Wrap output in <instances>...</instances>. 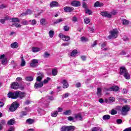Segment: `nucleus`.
<instances>
[{"label": "nucleus", "mask_w": 131, "mask_h": 131, "mask_svg": "<svg viewBox=\"0 0 131 131\" xmlns=\"http://www.w3.org/2000/svg\"><path fill=\"white\" fill-rule=\"evenodd\" d=\"M120 75H123L126 79H130V75L125 67H121L120 68Z\"/></svg>", "instance_id": "1"}, {"label": "nucleus", "mask_w": 131, "mask_h": 131, "mask_svg": "<svg viewBox=\"0 0 131 131\" xmlns=\"http://www.w3.org/2000/svg\"><path fill=\"white\" fill-rule=\"evenodd\" d=\"M7 96L11 99H17L19 97V93L18 91L15 92H9Z\"/></svg>", "instance_id": "2"}, {"label": "nucleus", "mask_w": 131, "mask_h": 131, "mask_svg": "<svg viewBox=\"0 0 131 131\" xmlns=\"http://www.w3.org/2000/svg\"><path fill=\"white\" fill-rule=\"evenodd\" d=\"M110 32L111 35L108 36V38L110 39H111L112 37L113 38H116V37H117V35H118V31L117 30V29H114Z\"/></svg>", "instance_id": "3"}, {"label": "nucleus", "mask_w": 131, "mask_h": 131, "mask_svg": "<svg viewBox=\"0 0 131 131\" xmlns=\"http://www.w3.org/2000/svg\"><path fill=\"white\" fill-rule=\"evenodd\" d=\"M75 129L74 126H64L61 127L60 131H73Z\"/></svg>", "instance_id": "4"}, {"label": "nucleus", "mask_w": 131, "mask_h": 131, "mask_svg": "<svg viewBox=\"0 0 131 131\" xmlns=\"http://www.w3.org/2000/svg\"><path fill=\"white\" fill-rule=\"evenodd\" d=\"M18 107H19V103L14 102L13 103H12L11 106L9 108V110L11 112H14V111H16V110H17Z\"/></svg>", "instance_id": "5"}, {"label": "nucleus", "mask_w": 131, "mask_h": 131, "mask_svg": "<svg viewBox=\"0 0 131 131\" xmlns=\"http://www.w3.org/2000/svg\"><path fill=\"white\" fill-rule=\"evenodd\" d=\"M130 108L129 107V105H126L122 107L121 113L122 115H125L128 111H129Z\"/></svg>", "instance_id": "6"}, {"label": "nucleus", "mask_w": 131, "mask_h": 131, "mask_svg": "<svg viewBox=\"0 0 131 131\" xmlns=\"http://www.w3.org/2000/svg\"><path fill=\"white\" fill-rule=\"evenodd\" d=\"M30 66L32 68L37 67V66H38V60L35 59H32L30 63Z\"/></svg>", "instance_id": "7"}, {"label": "nucleus", "mask_w": 131, "mask_h": 131, "mask_svg": "<svg viewBox=\"0 0 131 131\" xmlns=\"http://www.w3.org/2000/svg\"><path fill=\"white\" fill-rule=\"evenodd\" d=\"M0 60H2L3 65H6L8 63V59L5 54H3L0 56Z\"/></svg>", "instance_id": "8"}, {"label": "nucleus", "mask_w": 131, "mask_h": 131, "mask_svg": "<svg viewBox=\"0 0 131 131\" xmlns=\"http://www.w3.org/2000/svg\"><path fill=\"white\" fill-rule=\"evenodd\" d=\"M119 90V88L117 86H113L112 87L109 88V89H106L104 88V91H107V92L108 91H113V92H117Z\"/></svg>", "instance_id": "9"}, {"label": "nucleus", "mask_w": 131, "mask_h": 131, "mask_svg": "<svg viewBox=\"0 0 131 131\" xmlns=\"http://www.w3.org/2000/svg\"><path fill=\"white\" fill-rule=\"evenodd\" d=\"M59 37L62 38V40L64 41H68V40H70V37L66 35H64L62 34H59Z\"/></svg>", "instance_id": "10"}, {"label": "nucleus", "mask_w": 131, "mask_h": 131, "mask_svg": "<svg viewBox=\"0 0 131 131\" xmlns=\"http://www.w3.org/2000/svg\"><path fill=\"white\" fill-rule=\"evenodd\" d=\"M19 86H20V85L19 84V83L17 82H13L11 85V89H13V90H18Z\"/></svg>", "instance_id": "11"}, {"label": "nucleus", "mask_w": 131, "mask_h": 131, "mask_svg": "<svg viewBox=\"0 0 131 131\" xmlns=\"http://www.w3.org/2000/svg\"><path fill=\"white\" fill-rule=\"evenodd\" d=\"M101 15L103 17H106V18H111V17H112V14L109 13L107 11L102 12L101 13Z\"/></svg>", "instance_id": "12"}, {"label": "nucleus", "mask_w": 131, "mask_h": 131, "mask_svg": "<svg viewBox=\"0 0 131 131\" xmlns=\"http://www.w3.org/2000/svg\"><path fill=\"white\" fill-rule=\"evenodd\" d=\"M63 10L66 13H70V12H72L74 9L73 7H64Z\"/></svg>", "instance_id": "13"}, {"label": "nucleus", "mask_w": 131, "mask_h": 131, "mask_svg": "<svg viewBox=\"0 0 131 131\" xmlns=\"http://www.w3.org/2000/svg\"><path fill=\"white\" fill-rule=\"evenodd\" d=\"M43 86V82H36L34 84L35 89H40V88H42Z\"/></svg>", "instance_id": "14"}, {"label": "nucleus", "mask_w": 131, "mask_h": 131, "mask_svg": "<svg viewBox=\"0 0 131 131\" xmlns=\"http://www.w3.org/2000/svg\"><path fill=\"white\" fill-rule=\"evenodd\" d=\"M71 5L73 7H79L80 6V2L77 1H74L71 2Z\"/></svg>", "instance_id": "15"}, {"label": "nucleus", "mask_w": 131, "mask_h": 131, "mask_svg": "<svg viewBox=\"0 0 131 131\" xmlns=\"http://www.w3.org/2000/svg\"><path fill=\"white\" fill-rule=\"evenodd\" d=\"M59 6V3L56 1H53L50 3V7L51 8H54L55 7H58Z\"/></svg>", "instance_id": "16"}, {"label": "nucleus", "mask_w": 131, "mask_h": 131, "mask_svg": "<svg viewBox=\"0 0 131 131\" xmlns=\"http://www.w3.org/2000/svg\"><path fill=\"white\" fill-rule=\"evenodd\" d=\"M75 118L77 119V120H82V116H81V113L75 114Z\"/></svg>", "instance_id": "17"}, {"label": "nucleus", "mask_w": 131, "mask_h": 131, "mask_svg": "<svg viewBox=\"0 0 131 131\" xmlns=\"http://www.w3.org/2000/svg\"><path fill=\"white\" fill-rule=\"evenodd\" d=\"M62 83H63L62 88L63 89H67V88L69 86V84H68V83L67 82V80H63Z\"/></svg>", "instance_id": "18"}, {"label": "nucleus", "mask_w": 131, "mask_h": 131, "mask_svg": "<svg viewBox=\"0 0 131 131\" xmlns=\"http://www.w3.org/2000/svg\"><path fill=\"white\" fill-rule=\"evenodd\" d=\"M104 6V4L102 3H100L99 1H97L95 4H94V7L95 8H97V7H103Z\"/></svg>", "instance_id": "19"}, {"label": "nucleus", "mask_w": 131, "mask_h": 131, "mask_svg": "<svg viewBox=\"0 0 131 131\" xmlns=\"http://www.w3.org/2000/svg\"><path fill=\"white\" fill-rule=\"evenodd\" d=\"M6 120H2L0 121V129L2 130L3 129V127L4 125H6Z\"/></svg>", "instance_id": "20"}, {"label": "nucleus", "mask_w": 131, "mask_h": 131, "mask_svg": "<svg viewBox=\"0 0 131 131\" xmlns=\"http://www.w3.org/2000/svg\"><path fill=\"white\" fill-rule=\"evenodd\" d=\"M32 52H33V53H36L37 52L41 51V49L38 47H32Z\"/></svg>", "instance_id": "21"}, {"label": "nucleus", "mask_w": 131, "mask_h": 131, "mask_svg": "<svg viewBox=\"0 0 131 131\" xmlns=\"http://www.w3.org/2000/svg\"><path fill=\"white\" fill-rule=\"evenodd\" d=\"M31 14H32V11L29 9L26 12L23 13L21 15L23 16H26L27 15H31Z\"/></svg>", "instance_id": "22"}, {"label": "nucleus", "mask_w": 131, "mask_h": 131, "mask_svg": "<svg viewBox=\"0 0 131 131\" xmlns=\"http://www.w3.org/2000/svg\"><path fill=\"white\" fill-rule=\"evenodd\" d=\"M9 19H10V18H9V16H7L4 17V19H0V22L2 24H5V22L7 21V20H9Z\"/></svg>", "instance_id": "23"}, {"label": "nucleus", "mask_w": 131, "mask_h": 131, "mask_svg": "<svg viewBox=\"0 0 131 131\" xmlns=\"http://www.w3.org/2000/svg\"><path fill=\"white\" fill-rule=\"evenodd\" d=\"M18 97H19L20 99H23V98L25 97V94H24V93L21 92V91H18Z\"/></svg>", "instance_id": "24"}, {"label": "nucleus", "mask_w": 131, "mask_h": 131, "mask_svg": "<svg viewBox=\"0 0 131 131\" xmlns=\"http://www.w3.org/2000/svg\"><path fill=\"white\" fill-rule=\"evenodd\" d=\"M11 47L12 49H17L18 48V43L14 42L11 45Z\"/></svg>", "instance_id": "25"}, {"label": "nucleus", "mask_w": 131, "mask_h": 131, "mask_svg": "<svg viewBox=\"0 0 131 131\" xmlns=\"http://www.w3.org/2000/svg\"><path fill=\"white\" fill-rule=\"evenodd\" d=\"M12 22L13 23H20V19L18 18H12L11 19Z\"/></svg>", "instance_id": "26"}, {"label": "nucleus", "mask_w": 131, "mask_h": 131, "mask_svg": "<svg viewBox=\"0 0 131 131\" xmlns=\"http://www.w3.org/2000/svg\"><path fill=\"white\" fill-rule=\"evenodd\" d=\"M77 55V50H74L71 53V57H75V56Z\"/></svg>", "instance_id": "27"}, {"label": "nucleus", "mask_w": 131, "mask_h": 131, "mask_svg": "<svg viewBox=\"0 0 131 131\" xmlns=\"http://www.w3.org/2000/svg\"><path fill=\"white\" fill-rule=\"evenodd\" d=\"M110 115H105L103 116L102 119H103V120H109V119H110Z\"/></svg>", "instance_id": "28"}, {"label": "nucleus", "mask_w": 131, "mask_h": 131, "mask_svg": "<svg viewBox=\"0 0 131 131\" xmlns=\"http://www.w3.org/2000/svg\"><path fill=\"white\" fill-rule=\"evenodd\" d=\"M63 21H64V19L63 18L58 19L54 22V24H58L59 23H61V22H63Z\"/></svg>", "instance_id": "29"}, {"label": "nucleus", "mask_w": 131, "mask_h": 131, "mask_svg": "<svg viewBox=\"0 0 131 131\" xmlns=\"http://www.w3.org/2000/svg\"><path fill=\"white\" fill-rule=\"evenodd\" d=\"M26 64V62L25 61V60H24V58L23 57V56L21 57V66L22 67L25 66Z\"/></svg>", "instance_id": "30"}, {"label": "nucleus", "mask_w": 131, "mask_h": 131, "mask_svg": "<svg viewBox=\"0 0 131 131\" xmlns=\"http://www.w3.org/2000/svg\"><path fill=\"white\" fill-rule=\"evenodd\" d=\"M26 122L27 123H28L29 124H32V123H33V122H34V120H33V119H28L26 120Z\"/></svg>", "instance_id": "31"}, {"label": "nucleus", "mask_w": 131, "mask_h": 131, "mask_svg": "<svg viewBox=\"0 0 131 131\" xmlns=\"http://www.w3.org/2000/svg\"><path fill=\"white\" fill-rule=\"evenodd\" d=\"M57 74H58V70H57V69L52 70V75H53V76H56Z\"/></svg>", "instance_id": "32"}, {"label": "nucleus", "mask_w": 131, "mask_h": 131, "mask_svg": "<svg viewBox=\"0 0 131 131\" xmlns=\"http://www.w3.org/2000/svg\"><path fill=\"white\" fill-rule=\"evenodd\" d=\"M8 124H9V125H13L15 124V120L10 119L9 121H8Z\"/></svg>", "instance_id": "33"}, {"label": "nucleus", "mask_w": 131, "mask_h": 131, "mask_svg": "<svg viewBox=\"0 0 131 131\" xmlns=\"http://www.w3.org/2000/svg\"><path fill=\"white\" fill-rule=\"evenodd\" d=\"M51 56V54L49 53L48 52H45L43 55V58H49Z\"/></svg>", "instance_id": "34"}, {"label": "nucleus", "mask_w": 131, "mask_h": 131, "mask_svg": "<svg viewBox=\"0 0 131 131\" xmlns=\"http://www.w3.org/2000/svg\"><path fill=\"white\" fill-rule=\"evenodd\" d=\"M122 23L123 25H128V24H129V22L126 19H123L122 21Z\"/></svg>", "instance_id": "35"}, {"label": "nucleus", "mask_w": 131, "mask_h": 131, "mask_svg": "<svg viewBox=\"0 0 131 131\" xmlns=\"http://www.w3.org/2000/svg\"><path fill=\"white\" fill-rule=\"evenodd\" d=\"M57 115H58V111H55L51 113V116H52V117H57Z\"/></svg>", "instance_id": "36"}, {"label": "nucleus", "mask_w": 131, "mask_h": 131, "mask_svg": "<svg viewBox=\"0 0 131 131\" xmlns=\"http://www.w3.org/2000/svg\"><path fill=\"white\" fill-rule=\"evenodd\" d=\"M101 95H102V89L98 88L97 89V95L100 97L101 96Z\"/></svg>", "instance_id": "37"}, {"label": "nucleus", "mask_w": 131, "mask_h": 131, "mask_svg": "<svg viewBox=\"0 0 131 131\" xmlns=\"http://www.w3.org/2000/svg\"><path fill=\"white\" fill-rule=\"evenodd\" d=\"M25 79H26V81H32L33 80V77H26Z\"/></svg>", "instance_id": "38"}, {"label": "nucleus", "mask_w": 131, "mask_h": 131, "mask_svg": "<svg viewBox=\"0 0 131 131\" xmlns=\"http://www.w3.org/2000/svg\"><path fill=\"white\" fill-rule=\"evenodd\" d=\"M64 115H71V110H67L66 112H63Z\"/></svg>", "instance_id": "39"}, {"label": "nucleus", "mask_w": 131, "mask_h": 131, "mask_svg": "<svg viewBox=\"0 0 131 131\" xmlns=\"http://www.w3.org/2000/svg\"><path fill=\"white\" fill-rule=\"evenodd\" d=\"M29 22H31V25H33V26L35 25L37 23L36 20H35V19H33L32 20H29Z\"/></svg>", "instance_id": "40"}, {"label": "nucleus", "mask_w": 131, "mask_h": 131, "mask_svg": "<svg viewBox=\"0 0 131 131\" xmlns=\"http://www.w3.org/2000/svg\"><path fill=\"white\" fill-rule=\"evenodd\" d=\"M81 41L85 42V41H89V39L88 38H86L85 37H81L80 38Z\"/></svg>", "instance_id": "41"}, {"label": "nucleus", "mask_w": 131, "mask_h": 131, "mask_svg": "<svg viewBox=\"0 0 131 131\" xmlns=\"http://www.w3.org/2000/svg\"><path fill=\"white\" fill-rule=\"evenodd\" d=\"M49 36L50 37H54V31H50L49 32Z\"/></svg>", "instance_id": "42"}, {"label": "nucleus", "mask_w": 131, "mask_h": 131, "mask_svg": "<svg viewBox=\"0 0 131 131\" xmlns=\"http://www.w3.org/2000/svg\"><path fill=\"white\" fill-rule=\"evenodd\" d=\"M50 80H51V78L47 77V79H45L42 82L44 84H46V83H48V82H49Z\"/></svg>", "instance_id": "43"}, {"label": "nucleus", "mask_w": 131, "mask_h": 131, "mask_svg": "<svg viewBox=\"0 0 131 131\" xmlns=\"http://www.w3.org/2000/svg\"><path fill=\"white\" fill-rule=\"evenodd\" d=\"M42 79V76H39L36 78V81L40 82Z\"/></svg>", "instance_id": "44"}, {"label": "nucleus", "mask_w": 131, "mask_h": 131, "mask_svg": "<svg viewBox=\"0 0 131 131\" xmlns=\"http://www.w3.org/2000/svg\"><path fill=\"white\" fill-rule=\"evenodd\" d=\"M85 12L86 14H89V15H92V11L89 9H86Z\"/></svg>", "instance_id": "45"}, {"label": "nucleus", "mask_w": 131, "mask_h": 131, "mask_svg": "<svg viewBox=\"0 0 131 131\" xmlns=\"http://www.w3.org/2000/svg\"><path fill=\"white\" fill-rule=\"evenodd\" d=\"M40 22L41 25H45L46 23V19L45 18L41 19V20H40Z\"/></svg>", "instance_id": "46"}, {"label": "nucleus", "mask_w": 131, "mask_h": 131, "mask_svg": "<svg viewBox=\"0 0 131 131\" xmlns=\"http://www.w3.org/2000/svg\"><path fill=\"white\" fill-rule=\"evenodd\" d=\"M26 115H27V112L23 111L21 112L20 114V117H23V116H25Z\"/></svg>", "instance_id": "47"}, {"label": "nucleus", "mask_w": 131, "mask_h": 131, "mask_svg": "<svg viewBox=\"0 0 131 131\" xmlns=\"http://www.w3.org/2000/svg\"><path fill=\"white\" fill-rule=\"evenodd\" d=\"M69 29H70V28L68 27V26H64L63 27V30L64 31H69Z\"/></svg>", "instance_id": "48"}, {"label": "nucleus", "mask_w": 131, "mask_h": 131, "mask_svg": "<svg viewBox=\"0 0 131 131\" xmlns=\"http://www.w3.org/2000/svg\"><path fill=\"white\" fill-rule=\"evenodd\" d=\"M90 22H91V19H90V18H86L84 19V23H85V24H89Z\"/></svg>", "instance_id": "49"}, {"label": "nucleus", "mask_w": 131, "mask_h": 131, "mask_svg": "<svg viewBox=\"0 0 131 131\" xmlns=\"http://www.w3.org/2000/svg\"><path fill=\"white\" fill-rule=\"evenodd\" d=\"M88 29H89L91 32H94V31H95V29H96V28H95V27H93L92 28L89 27Z\"/></svg>", "instance_id": "50"}, {"label": "nucleus", "mask_w": 131, "mask_h": 131, "mask_svg": "<svg viewBox=\"0 0 131 131\" xmlns=\"http://www.w3.org/2000/svg\"><path fill=\"white\" fill-rule=\"evenodd\" d=\"M21 24H23V25H28V21L26 20H23L21 22Z\"/></svg>", "instance_id": "51"}, {"label": "nucleus", "mask_w": 131, "mask_h": 131, "mask_svg": "<svg viewBox=\"0 0 131 131\" xmlns=\"http://www.w3.org/2000/svg\"><path fill=\"white\" fill-rule=\"evenodd\" d=\"M38 112L41 114H43L45 113V111L41 108H39V109H38Z\"/></svg>", "instance_id": "52"}, {"label": "nucleus", "mask_w": 131, "mask_h": 131, "mask_svg": "<svg viewBox=\"0 0 131 131\" xmlns=\"http://www.w3.org/2000/svg\"><path fill=\"white\" fill-rule=\"evenodd\" d=\"M13 25L15 26V27H16V28H20V27H21V25H20L19 24L14 23L13 24Z\"/></svg>", "instance_id": "53"}, {"label": "nucleus", "mask_w": 131, "mask_h": 131, "mask_svg": "<svg viewBox=\"0 0 131 131\" xmlns=\"http://www.w3.org/2000/svg\"><path fill=\"white\" fill-rule=\"evenodd\" d=\"M109 101L111 102V103H112L113 102H114L115 101V98H113V97H110L109 99Z\"/></svg>", "instance_id": "54"}, {"label": "nucleus", "mask_w": 131, "mask_h": 131, "mask_svg": "<svg viewBox=\"0 0 131 131\" xmlns=\"http://www.w3.org/2000/svg\"><path fill=\"white\" fill-rule=\"evenodd\" d=\"M111 114H112V115H115V114H117V112H116V111L113 110L111 111Z\"/></svg>", "instance_id": "55"}, {"label": "nucleus", "mask_w": 131, "mask_h": 131, "mask_svg": "<svg viewBox=\"0 0 131 131\" xmlns=\"http://www.w3.org/2000/svg\"><path fill=\"white\" fill-rule=\"evenodd\" d=\"M69 97V93H66L62 95V98H68Z\"/></svg>", "instance_id": "56"}, {"label": "nucleus", "mask_w": 131, "mask_h": 131, "mask_svg": "<svg viewBox=\"0 0 131 131\" xmlns=\"http://www.w3.org/2000/svg\"><path fill=\"white\" fill-rule=\"evenodd\" d=\"M116 121L118 124H120L122 122V120L120 119H118Z\"/></svg>", "instance_id": "57"}, {"label": "nucleus", "mask_w": 131, "mask_h": 131, "mask_svg": "<svg viewBox=\"0 0 131 131\" xmlns=\"http://www.w3.org/2000/svg\"><path fill=\"white\" fill-rule=\"evenodd\" d=\"M68 120L72 121V120H74V118L73 117L70 116L68 117Z\"/></svg>", "instance_id": "58"}, {"label": "nucleus", "mask_w": 131, "mask_h": 131, "mask_svg": "<svg viewBox=\"0 0 131 131\" xmlns=\"http://www.w3.org/2000/svg\"><path fill=\"white\" fill-rule=\"evenodd\" d=\"M72 20L73 21V22H76V21H77V18H76V17L75 16H74L72 18Z\"/></svg>", "instance_id": "59"}, {"label": "nucleus", "mask_w": 131, "mask_h": 131, "mask_svg": "<svg viewBox=\"0 0 131 131\" xmlns=\"http://www.w3.org/2000/svg\"><path fill=\"white\" fill-rule=\"evenodd\" d=\"M75 86H76V88H80V86H81V84L80 82L77 83L75 84Z\"/></svg>", "instance_id": "60"}, {"label": "nucleus", "mask_w": 131, "mask_h": 131, "mask_svg": "<svg viewBox=\"0 0 131 131\" xmlns=\"http://www.w3.org/2000/svg\"><path fill=\"white\" fill-rule=\"evenodd\" d=\"M16 81L20 82V81H22V78L21 77H17L16 79Z\"/></svg>", "instance_id": "61"}, {"label": "nucleus", "mask_w": 131, "mask_h": 131, "mask_svg": "<svg viewBox=\"0 0 131 131\" xmlns=\"http://www.w3.org/2000/svg\"><path fill=\"white\" fill-rule=\"evenodd\" d=\"M4 105H5V103H4L3 102L0 101V108L4 107Z\"/></svg>", "instance_id": "62"}, {"label": "nucleus", "mask_w": 131, "mask_h": 131, "mask_svg": "<svg viewBox=\"0 0 131 131\" xmlns=\"http://www.w3.org/2000/svg\"><path fill=\"white\" fill-rule=\"evenodd\" d=\"M125 54V52L123 51H121V52L120 53V55H122V56H124Z\"/></svg>", "instance_id": "63"}, {"label": "nucleus", "mask_w": 131, "mask_h": 131, "mask_svg": "<svg viewBox=\"0 0 131 131\" xmlns=\"http://www.w3.org/2000/svg\"><path fill=\"white\" fill-rule=\"evenodd\" d=\"M123 131H131V127H128L125 129Z\"/></svg>", "instance_id": "64"}]
</instances>
